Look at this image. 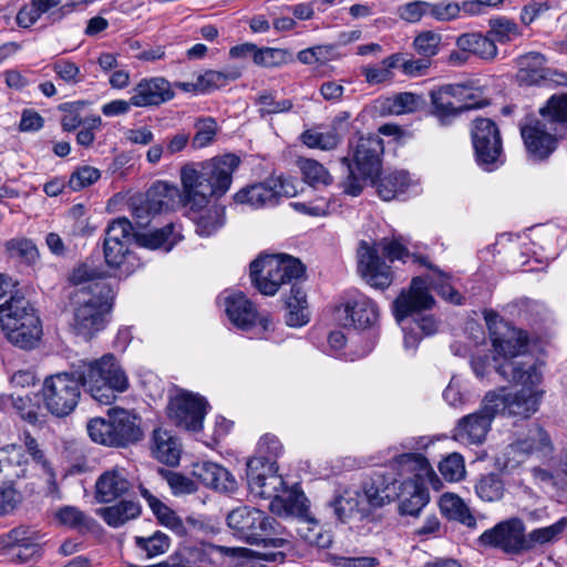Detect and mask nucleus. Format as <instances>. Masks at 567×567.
<instances>
[{"mask_svg":"<svg viewBox=\"0 0 567 567\" xmlns=\"http://www.w3.org/2000/svg\"><path fill=\"white\" fill-rule=\"evenodd\" d=\"M132 483L123 467L115 466L100 475L95 483V499L97 503H111L130 492Z\"/></svg>","mask_w":567,"mask_h":567,"instance_id":"obj_27","label":"nucleus"},{"mask_svg":"<svg viewBox=\"0 0 567 567\" xmlns=\"http://www.w3.org/2000/svg\"><path fill=\"white\" fill-rule=\"evenodd\" d=\"M425 100L422 95L412 92H401L388 97L383 103V109L393 115H403L415 113L422 110Z\"/></svg>","mask_w":567,"mask_h":567,"instance_id":"obj_43","label":"nucleus"},{"mask_svg":"<svg viewBox=\"0 0 567 567\" xmlns=\"http://www.w3.org/2000/svg\"><path fill=\"white\" fill-rule=\"evenodd\" d=\"M27 458L22 447L16 444L0 449V472L6 473V478H20L25 476Z\"/></svg>","mask_w":567,"mask_h":567,"instance_id":"obj_40","label":"nucleus"},{"mask_svg":"<svg viewBox=\"0 0 567 567\" xmlns=\"http://www.w3.org/2000/svg\"><path fill=\"white\" fill-rule=\"evenodd\" d=\"M475 493L483 502H498L505 493V485L501 476L496 473L481 475L474 486Z\"/></svg>","mask_w":567,"mask_h":567,"instance_id":"obj_48","label":"nucleus"},{"mask_svg":"<svg viewBox=\"0 0 567 567\" xmlns=\"http://www.w3.org/2000/svg\"><path fill=\"white\" fill-rule=\"evenodd\" d=\"M131 94V103L135 107L158 106L175 95L171 83L162 76L142 79Z\"/></svg>","mask_w":567,"mask_h":567,"instance_id":"obj_26","label":"nucleus"},{"mask_svg":"<svg viewBox=\"0 0 567 567\" xmlns=\"http://www.w3.org/2000/svg\"><path fill=\"white\" fill-rule=\"evenodd\" d=\"M358 270L368 285L378 289L388 288L393 279L391 267L380 258L374 247L364 241L358 250Z\"/></svg>","mask_w":567,"mask_h":567,"instance_id":"obj_22","label":"nucleus"},{"mask_svg":"<svg viewBox=\"0 0 567 567\" xmlns=\"http://www.w3.org/2000/svg\"><path fill=\"white\" fill-rule=\"evenodd\" d=\"M261 458H249L247 462V484L251 495L274 501L279 496V487L284 485L280 476L275 475L277 467Z\"/></svg>","mask_w":567,"mask_h":567,"instance_id":"obj_21","label":"nucleus"},{"mask_svg":"<svg viewBox=\"0 0 567 567\" xmlns=\"http://www.w3.org/2000/svg\"><path fill=\"white\" fill-rule=\"evenodd\" d=\"M194 474L205 486L215 491L231 493L237 488L234 475L217 463L204 462L195 467Z\"/></svg>","mask_w":567,"mask_h":567,"instance_id":"obj_28","label":"nucleus"},{"mask_svg":"<svg viewBox=\"0 0 567 567\" xmlns=\"http://www.w3.org/2000/svg\"><path fill=\"white\" fill-rule=\"evenodd\" d=\"M540 381L542 377L533 383L515 382L522 385L520 390L508 393L505 390H502V393L491 391L487 394L497 400L493 402L496 405L497 414L503 413L518 419H528L537 412L542 400L543 391L538 389Z\"/></svg>","mask_w":567,"mask_h":567,"instance_id":"obj_15","label":"nucleus"},{"mask_svg":"<svg viewBox=\"0 0 567 567\" xmlns=\"http://www.w3.org/2000/svg\"><path fill=\"white\" fill-rule=\"evenodd\" d=\"M538 115L563 136L567 132V94H554L539 109Z\"/></svg>","mask_w":567,"mask_h":567,"instance_id":"obj_34","label":"nucleus"},{"mask_svg":"<svg viewBox=\"0 0 567 567\" xmlns=\"http://www.w3.org/2000/svg\"><path fill=\"white\" fill-rule=\"evenodd\" d=\"M442 37L434 31H423L413 41L414 50L423 58L431 61V58L440 51Z\"/></svg>","mask_w":567,"mask_h":567,"instance_id":"obj_58","label":"nucleus"},{"mask_svg":"<svg viewBox=\"0 0 567 567\" xmlns=\"http://www.w3.org/2000/svg\"><path fill=\"white\" fill-rule=\"evenodd\" d=\"M130 206L132 217L140 228L148 226L151 219L158 214L146 196L133 197Z\"/></svg>","mask_w":567,"mask_h":567,"instance_id":"obj_61","label":"nucleus"},{"mask_svg":"<svg viewBox=\"0 0 567 567\" xmlns=\"http://www.w3.org/2000/svg\"><path fill=\"white\" fill-rule=\"evenodd\" d=\"M396 481H388L383 474L374 473L370 481L364 483L362 499L368 507H381L394 499L396 494Z\"/></svg>","mask_w":567,"mask_h":567,"instance_id":"obj_29","label":"nucleus"},{"mask_svg":"<svg viewBox=\"0 0 567 567\" xmlns=\"http://www.w3.org/2000/svg\"><path fill=\"white\" fill-rule=\"evenodd\" d=\"M337 518L346 522L353 514H365L369 508L364 505L362 495L357 489H347L331 503Z\"/></svg>","mask_w":567,"mask_h":567,"instance_id":"obj_41","label":"nucleus"},{"mask_svg":"<svg viewBox=\"0 0 567 567\" xmlns=\"http://www.w3.org/2000/svg\"><path fill=\"white\" fill-rule=\"evenodd\" d=\"M0 323L7 339L21 349L34 348L42 334L39 317L22 296L11 295L0 303Z\"/></svg>","mask_w":567,"mask_h":567,"instance_id":"obj_5","label":"nucleus"},{"mask_svg":"<svg viewBox=\"0 0 567 567\" xmlns=\"http://www.w3.org/2000/svg\"><path fill=\"white\" fill-rule=\"evenodd\" d=\"M400 60V53L391 54L383 59L379 65L362 68V75L369 84L391 81L394 76L393 70L399 68Z\"/></svg>","mask_w":567,"mask_h":567,"instance_id":"obj_49","label":"nucleus"},{"mask_svg":"<svg viewBox=\"0 0 567 567\" xmlns=\"http://www.w3.org/2000/svg\"><path fill=\"white\" fill-rule=\"evenodd\" d=\"M301 141L308 147L330 151L338 146L340 136L336 128H330L327 132L307 130L302 133Z\"/></svg>","mask_w":567,"mask_h":567,"instance_id":"obj_55","label":"nucleus"},{"mask_svg":"<svg viewBox=\"0 0 567 567\" xmlns=\"http://www.w3.org/2000/svg\"><path fill=\"white\" fill-rule=\"evenodd\" d=\"M295 194L293 186L278 177L240 189L234 195V200L237 204H246L252 208H262L275 206L280 197H291Z\"/></svg>","mask_w":567,"mask_h":567,"instance_id":"obj_20","label":"nucleus"},{"mask_svg":"<svg viewBox=\"0 0 567 567\" xmlns=\"http://www.w3.org/2000/svg\"><path fill=\"white\" fill-rule=\"evenodd\" d=\"M159 475L167 482L174 495H186L197 491V484L192 478L171 470H158Z\"/></svg>","mask_w":567,"mask_h":567,"instance_id":"obj_59","label":"nucleus"},{"mask_svg":"<svg viewBox=\"0 0 567 567\" xmlns=\"http://www.w3.org/2000/svg\"><path fill=\"white\" fill-rule=\"evenodd\" d=\"M145 196L158 214L175 209L181 202L179 189L162 181L154 183Z\"/></svg>","mask_w":567,"mask_h":567,"instance_id":"obj_33","label":"nucleus"},{"mask_svg":"<svg viewBox=\"0 0 567 567\" xmlns=\"http://www.w3.org/2000/svg\"><path fill=\"white\" fill-rule=\"evenodd\" d=\"M135 544L146 554V558H153L166 553L171 545L169 537L159 530L150 537L136 536Z\"/></svg>","mask_w":567,"mask_h":567,"instance_id":"obj_56","label":"nucleus"},{"mask_svg":"<svg viewBox=\"0 0 567 567\" xmlns=\"http://www.w3.org/2000/svg\"><path fill=\"white\" fill-rule=\"evenodd\" d=\"M42 535L29 526L20 525L10 529L2 537L3 544L7 546H18L29 551L27 558L42 555L41 551Z\"/></svg>","mask_w":567,"mask_h":567,"instance_id":"obj_31","label":"nucleus"},{"mask_svg":"<svg viewBox=\"0 0 567 567\" xmlns=\"http://www.w3.org/2000/svg\"><path fill=\"white\" fill-rule=\"evenodd\" d=\"M339 58L340 54L338 53L336 44L315 45L303 49L297 54L298 61L307 65H324L330 61L338 60Z\"/></svg>","mask_w":567,"mask_h":567,"instance_id":"obj_51","label":"nucleus"},{"mask_svg":"<svg viewBox=\"0 0 567 567\" xmlns=\"http://www.w3.org/2000/svg\"><path fill=\"white\" fill-rule=\"evenodd\" d=\"M461 6L455 1L429 2V18L437 22H449L460 17Z\"/></svg>","mask_w":567,"mask_h":567,"instance_id":"obj_64","label":"nucleus"},{"mask_svg":"<svg viewBox=\"0 0 567 567\" xmlns=\"http://www.w3.org/2000/svg\"><path fill=\"white\" fill-rule=\"evenodd\" d=\"M546 59L538 52H529L516 60L518 68L517 81L524 85L539 84L547 76Z\"/></svg>","mask_w":567,"mask_h":567,"instance_id":"obj_30","label":"nucleus"},{"mask_svg":"<svg viewBox=\"0 0 567 567\" xmlns=\"http://www.w3.org/2000/svg\"><path fill=\"white\" fill-rule=\"evenodd\" d=\"M227 524L237 537L249 544L264 543L266 548L275 549L289 547L284 538L271 537L276 534V520L258 508L237 507L227 515Z\"/></svg>","mask_w":567,"mask_h":567,"instance_id":"obj_10","label":"nucleus"},{"mask_svg":"<svg viewBox=\"0 0 567 567\" xmlns=\"http://www.w3.org/2000/svg\"><path fill=\"white\" fill-rule=\"evenodd\" d=\"M439 471L449 482H457L465 475L464 460L461 454L452 453L439 464Z\"/></svg>","mask_w":567,"mask_h":567,"instance_id":"obj_62","label":"nucleus"},{"mask_svg":"<svg viewBox=\"0 0 567 567\" xmlns=\"http://www.w3.org/2000/svg\"><path fill=\"white\" fill-rule=\"evenodd\" d=\"M383 153V141L378 134L360 136L354 147L353 159L355 169L348 157H342L348 176L343 183L344 193L351 196L361 194L364 183H375V177L381 171L380 156Z\"/></svg>","mask_w":567,"mask_h":567,"instance_id":"obj_8","label":"nucleus"},{"mask_svg":"<svg viewBox=\"0 0 567 567\" xmlns=\"http://www.w3.org/2000/svg\"><path fill=\"white\" fill-rule=\"evenodd\" d=\"M287 315L286 323L290 327H302L310 320V312L308 309L307 295L303 289L292 284L290 295L286 300Z\"/></svg>","mask_w":567,"mask_h":567,"instance_id":"obj_36","label":"nucleus"},{"mask_svg":"<svg viewBox=\"0 0 567 567\" xmlns=\"http://www.w3.org/2000/svg\"><path fill=\"white\" fill-rule=\"evenodd\" d=\"M81 386L100 404H112L130 388V380L116 358L81 361L74 373L59 372L44 379L41 394L44 408L56 417L70 415L81 399Z\"/></svg>","mask_w":567,"mask_h":567,"instance_id":"obj_1","label":"nucleus"},{"mask_svg":"<svg viewBox=\"0 0 567 567\" xmlns=\"http://www.w3.org/2000/svg\"><path fill=\"white\" fill-rule=\"evenodd\" d=\"M489 34L501 43H506L520 35L518 25L515 21L506 17L493 18L488 21Z\"/></svg>","mask_w":567,"mask_h":567,"instance_id":"obj_57","label":"nucleus"},{"mask_svg":"<svg viewBox=\"0 0 567 567\" xmlns=\"http://www.w3.org/2000/svg\"><path fill=\"white\" fill-rule=\"evenodd\" d=\"M554 445L548 433L538 424H532L527 431L520 434L508 445V454L523 457L536 456L538 458L549 457L553 454Z\"/></svg>","mask_w":567,"mask_h":567,"instance_id":"obj_24","label":"nucleus"},{"mask_svg":"<svg viewBox=\"0 0 567 567\" xmlns=\"http://www.w3.org/2000/svg\"><path fill=\"white\" fill-rule=\"evenodd\" d=\"M101 177L100 169L83 165L74 169L68 181V186L73 192H79L96 183Z\"/></svg>","mask_w":567,"mask_h":567,"instance_id":"obj_60","label":"nucleus"},{"mask_svg":"<svg viewBox=\"0 0 567 567\" xmlns=\"http://www.w3.org/2000/svg\"><path fill=\"white\" fill-rule=\"evenodd\" d=\"M394 463L404 476L413 474L403 483V493L399 505L401 515L417 516L422 508L429 503V494L422 486L425 482H431L437 477L431 467L429 461L421 454L405 453L395 457Z\"/></svg>","mask_w":567,"mask_h":567,"instance_id":"obj_6","label":"nucleus"},{"mask_svg":"<svg viewBox=\"0 0 567 567\" xmlns=\"http://www.w3.org/2000/svg\"><path fill=\"white\" fill-rule=\"evenodd\" d=\"M519 131L528 159L536 163L548 159L564 138L539 115L527 117Z\"/></svg>","mask_w":567,"mask_h":567,"instance_id":"obj_13","label":"nucleus"},{"mask_svg":"<svg viewBox=\"0 0 567 567\" xmlns=\"http://www.w3.org/2000/svg\"><path fill=\"white\" fill-rule=\"evenodd\" d=\"M153 454L159 462L166 465H177L181 458V446L177 439L165 430H154Z\"/></svg>","mask_w":567,"mask_h":567,"instance_id":"obj_35","label":"nucleus"},{"mask_svg":"<svg viewBox=\"0 0 567 567\" xmlns=\"http://www.w3.org/2000/svg\"><path fill=\"white\" fill-rule=\"evenodd\" d=\"M250 280L265 296H275L285 284H297L305 277L302 262L287 255L260 256L250 262Z\"/></svg>","mask_w":567,"mask_h":567,"instance_id":"obj_7","label":"nucleus"},{"mask_svg":"<svg viewBox=\"0 0 567 567\" xmlns=\"http://www.w3.org/2000/svg\"><path fill=\"white\" fill-rule=\"evenodd\" d=\"M96 514L112 528H118L141 514V505L134 501L123 499L112 506L96 509Z\"/></svg>","mask_w":567,"mask_h":567,"instance_id":"obj_32","label":"nucleus"},{"mask_svg":"<svg viewBox=\"0 0 567 567\" xmlns=\"http://www.w3.org/2000/svg\"><path fill=\"white\" fill-rule=\"evenodd\" d=\"M54 519L62 526L86 533L94 529L96 520L80 508L71 505L60 507L54 513Z\"/></svg>","mask_w":567,"mask_h":567,"instance_id":"obj_42","label":"nucleus"},{"mask_svg":"<svg viewBox=\"0 0 567 567\" xmlns=\"http://www.w3.org/2000/svg\"><path fill=\"white\" fill-rule=\"evenodd\" d=\"M399 18L409 23H417L429 18V1L412 0L398 7Z\"/></svg>","mask_w":567,"mask_h":567,"instance_id":"obj_63","label":"nucleus"},{"mask_svg":"<svg viewBox=\"0 0 567 567\" xmlns=\"http://www.w3.org/2000/svg\"><path fill=\"white\" fill-rule=\"evenodd\" d=\"M379 246L381 247L382 254L390 260H403L405 258H411L413 262L425 266L426 268L436 272L440 277H445V275L437 269L434 265H432L427 257L419 256V255H410L405 245L399 238H383Z\"/></svg>","mask_w":567,"mask_h":567,"instance_id":"obj_39","label":"nucleus"},{"mask_svg":"<svg viewBox=\"0 0 567 567\" xmlns=\"http://www.w3.org/2000/svg\"><path fill=\"white\" fill-rule=\"evenodd\" d=\"M196 223V231L203 237H208L220 229L225 223V208L220 206H213L204 212H200L197 217H194Z\"/></svg>","mask_w":567,"mask_h":567,"instance_id":"obj_50","label":"nucleus"},{"mask_svg":"<svg viewBox=\"0 0 567 567\" xmlns=\"http://www.w3.org/2000/svg\"><path fill=\"white\" fill-rule=\"evenodd\" d=\"M299 167L303 179L312 187L328 186L333 182L328 169L315 159L302 158L299 161Z\"/></svg>","mask_w":567,"mask_h":567,"instance_id":"obj_53","label":"nucleus"},{"mask_svg":"<svg viewBox=\"0 0 567 567\" xmlns=\"http://www.w3.org/2000/svg\"><path fill=\"white\" fill-rule=\"evenodd\" d=\"M132 223L123 217L109 224L103 244L105 262L110 268L120 270L121 275H131L140 262L130 249L133 241Z\"/></svg>","mask_w":567,"mask_h":567,"instance_id":"obj_11","label":"nucleus"},{"mask_svg":"<svg viewBox=\"0 0 567 567\" xmlns=\"http://www.w3.org/2000/svg\"><path fill=\"white\" fill-rule=\"evenodd\" d=\"M168 416L176 426L189 432H199L209 404L200 395L182 391L171 399Z\"/></svg>","mask_w":567,"mask_h":567,"instance_id":"obj_17","label":"nucleus"},{"mask_svg":"<svg viewBox=\"0 0 567 567\" xmlns=\"http://www.w3.org/2000/svg\"><path fill=\"white\" fill-rule=\"evenodd\" d=\"M471 135L475 159L481 168L493 172L504 164L501 132L492 120L476 118Z\"/></svg>","mask_w":567,"mask_h":567,"instance_id":"obj_12","label":"nucleus"},{"mask_svg":"<svg viewBox=\"0 0 567 567\" xmlns=\"http://www.w3.org/2000/svg\"><path fill=\"white\" fill-rule=\"evenodd\" d=\"M138 419L122 408H111L107 419L95 417L87 423V433L92 441L106 446H126L140 441L143 432Z\"/></svg>","mask_w":567,"mask_h":567,"instance_id":"obj_9","label":"nucleus"},{"mask_svg":"<svg viewBox=\"0 0 567 567\" xmlns=\"http://www.w3.org/2000/svg\"><path fill=\"white\" fill-rule=\"evenodd\" d=\"M485 318L498 374L508 382H536L540 378V372L534 358L526 355L527 334L503 320L497 322V315L489 313Z\"/></svg>","mask_w":567,"mask_h":567,"instance_id":"obj_3","label":"nucleus"},{"mask_svg":"<svg viewBox=\"0 0 567 567\" xmlns=\"http://www.w3.org/2000/svg\"><path fill=\"white\" fill-rule=\"evenodd\" d=\"M239 164L240 158L237 155L224 154L198 165L184 166L181 171V181L186 204L192 208H202L209 197L225 195Z\"/></svg>","mask_w":567,"mask_h":567,"instance_id":"obj_4","label":"nucleus"},{"mask_svg":"<svg viewBox=\"0 0 567 567\" xmlns=\"http://www.w3.org/2000/svg\"><path fill=\"white\" fill-rule=\"evenodd\" d=\"M218 303L224 307L228 320L243 331L257 329V336L261 337L268 331L270 319L258 312L256 306L243 292L225 291L218 297Z\"/></svg>","mask_w":567,"mask_h":567,"instance_id":"obj_14","label":"nucleus"},{"mask_svg":"<svg viewBox=\"0 0 567 567\" xmlns=\"http://www.w3.org/2000/svg\"><path fill=\"white\" fill-rule=\"evenodd\" d=\"M567 527V517H561L556 523L532 530L526 536L528 551L532 550L536 544L544 545L557 540Z\"/></svg>","mask_w":567,"mask_h":567,"instance_id":"obj_54","label":"nucleus"},{"mask_svg":"<svg viewBox=\"0 0 567 567\" xmlns=\"http://www.w3.org/2000/svg\"><path fill=\"white\" fill-rule=\"evenodd\" d=\"M410 177L406 172H392L377 183V190L383 200H392L403 195L410 186Z\"/></svg>","mask_w":567,"mask_h":567,"instance_id":"obj_45","label":"nucleus"},{"mask_svg":"<svg viewBox=\"0 0 567 567\" xmlns=\"http://www.w3.org/2000/svg\"><path fill=\"white\" fill-rule=\"evenodd\" d=\"M496 401L486 393L481 408L457 422L454 429V439L464 444L478 445L483 443L497 414L496 405L493 404Z\"/></svg>","mask_w":567,"mask_h":567,"instance_id":"obj_18","label":"nucleus"},{"mask_svg":"<svg viewBox=\"0 0 567 567\" xmlns=\"http://www.w3.org/2000/svg\"><path fill=\"white\" fill-rule=\"evenodd\" d=\"M440 508L442 513L450 519L457 520L463 525L474 528L476 519L470 512L466 504L454 494H444L440 499Z\"/></svg>","mask_w":567,"mask_h":567,"instance_id":"obj_44","label":"nucleus"},{"mask_svg":"<svg viewBox=\"0 0 567 567\" xmlns=\"http://www.w3.org/2000/svg\"><path fill=\"white\" fill-rule=\"evenodd\" d=\"M460 50L473 53L481 59L489 60L496 56L497 47L493 39L481 33H464L456 39Z\"/></svg>","mask_w":567,"mask_h":567,"instance_id":"obj_38","label":"nucleus"},{"mask_svg":"<svg viewBox=\"0 0 567 567\" xmlns=\"http://www.w3.org/2000/svg\"><path fill=\"white\" fill-rule=\"evenodd\" d=\"M9 258L17 259L21 264L33 266L40 258L37 245L29 238H12L6 243Z\"/></svg>","mask_w":567,"mask_h":567,"instance_id":"obj_47","label":"nucleus"},{"mask_svg":"<svg viewBox=\"0 0 567 567\" xmlns=\"http://www.w3.org/2000/svg\"><path fill=\"white\" fill-rule=\"evenodd\" d=\"M525 524L518 517L502 520L486 529L477 539L480 546L499 548L505 554L519 555L528 551Z\"/></svg>","mask_w":567,"mask_h":567,"instance_id":"obj_16","label":"nucleus"},{"mask_svg":"<svg viewBox=\"0 0 567 567\" xmlns=\"http://www.w3.org/2000/svg\"><path fill=\"white\" fill-rule=\"evenodd\" d=\"M307 497L303 492L297 489L285 491L282 494L271 501L270 506L272 511H278L281 507L285 514L303 516L308 511Z\"/></svg>","mask_w":567,"mask_h":567,"instance_id":"obj_46","label":"nucleus"},{"mask_svg":"<svg viewBox=\"0 0 567 567\" xmlns=\"http://www.w3.org/2000/svg\"><path fill=\"white\" fill-rule=\"evenodd\" d=\"M100 275L87 264L79 266L71 275V281L76 286L72 292L71 328L86 340L104 329L105 316L114 299L112 287Z\"/></svg>","mask_w":567,"mask_h":567,"instance_id":"obj_2","label":"nucleus"},{"mask_svg":"<svg viewBox=\"0 0 567 567\" xmlns=\"http://www.w3.org/2000/svg\"><path fill=\"white\" fill-rule=\"evenodd\" d=\"M343 312L346 315L342 324L355 329L372 328L379 320L377 303L365 295L354 291L349 295Z\"/></svg>","mask_w":567,"mask_h":567,"instance_id":"obj_25","label":"nucleus"},{"mask_svg":"<svg viewBox=\"0 0 567 567\" xmlns=\"http://www.w3.org/2000/svg\"><path fill=\"white\" fill-rule=\"evenodd\" d=\"M239 76L240 72L238 70H208L197 76L198 92L202 94L209 93L214 90L225 86L229 81L237 80Z\"/></svg>","mask_w":567,"mask_h":567,"instance_id":"obj_52","label":"nucleus"},{"mask_svg":"<svg viewBox=\"0 0 567 567\" xmlns=\"http://www.w3.org/2000/svg\"><path fill=\"white\" fill-rule=\"evenodd\" d=\"M472 99L473 94L463 85H445L440 90L431 92L434 114L439 117L442 125L449 124L451 118L464 111L480 109L485 105L472 102Z\"/></svg>","mask_w":567,"mask_h":567,"instance_id":"obj_19","label":"nucleus"},{"mask_svg":"<svg viewBox=\"0 0 567 567\" xmlns=\"http://www.w3.org/2000/svg\"><path fill=\"white\" fill-rule=\"evenodd\" d=\"M434 298L430 293L426 280L422 277L412 279L410 289L402 291L393 303L394 315L398 321H403L410 316L431 309Z\"/></svg>","mask_w":567,"mask_h":567,"instance_id":"obj_23","label":"nucleus"},{"mask_svg":"<svg viewBox=\"0 0 567 567\" xmlns=\"http://www.w3.org/2000/svg\"><path fill=\"white\" fill-rule=\"evenodd\" d=\"M181 239L182 235L175 231V225L171 223L161 229L137 236L136 241L143 248L169 251Z\"/></svg>","mask_w":567,"mask_h":567,"instance_id":"obj_37","label":"nucleus"}]
</instances>
